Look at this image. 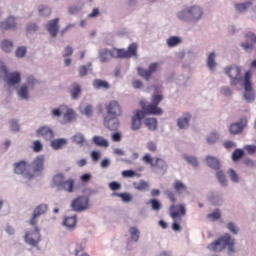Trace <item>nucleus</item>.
<instances>
[{
	"instance_id": "f257e3e1",
	"label": "nucleus",
	"mask_w": 256,
	"mask_h": 256,
	"mask_svg": "<svg viewBox=\"0 0 256 256\" xmlns=\"http://www.w3.org/2000/svg\"><path fill=\"white\" fill-rule=\"evenodd\" d=\"M163 101V95L156 94L152 96V101L147 104L145 100L140 101V107L145 115H163V109L159 108V103Z\"/></svg>"
},
{
	"instance_id": "f03ea898",
	"label": "nucleus",
	"mask_w": 256,
	"mask_h": 256,
	"mask_svg": "<svg viewBox=\"0 0 256 256\" xmlns=\"http://www.w3.org/2000/svg\"><path fill=\"white\" fill-rule=\"evenodd\" d=\"M235 245V240L231 238V235L225 234L220 237L218 240L212 242L208 245L209 251H214L219 253L228 247V251H235L233 246Z\"/></svg>"
},
{
	"instance_id": "7ed1b4c3",
	"label": "nucleus",
	"mask_w": 256,
	"mask_h": 256,
	"mask_svg": "<svg viewBox=\"0 0 256 256\" xmlns=\"http://www.w3.org/2000/svg\"><path fill=\"white\" fill-rule=\"evenodd\" d=\"M203 17V9L199 6L186 8L178 14L181 21H199Z\"/></svg>"
},
{
	"instance_id": "20e7f679",
	"label": "nucleus",
	"mask_w": 256,
	"mask_h": 256,
	"mask_svg": "<svg viewBox=\"0 0 256 256\" xmlns=\"http://www.w3.org/2000/svg\"><path fill=\"white\" fill-rule=\"evenodd\" d=\"M54 187H58V189H63L67 193H73L75 191V180L68 179L65 180V176L63 174H57L53 178Z\"/></svg>"
},
{
	"instance_id": "39448f33",
	"label": "nucleus",
	"mask_w": 256,
	"mask_h": 256,
	"mask_svg": "<svg viewBox=\"0 0 256 256\" xmlns=\"http://www.w3.org/2000/svg\"><path fill=\"white\" fill-rule=\"evenodd\" d=\"M104 109L106 111V117H121L123 115V109L117 100H111L106 103Z\"/></svg>"
},
{
	"instance_id": "423d86ee",
	"label": "nucleus",
	"mask_w": 256,
	"mask_h": 256,
	"mask_svg": "<svg viewBox=\"0 0 256 256\" xmlns=\"http://www.w3.org/2000/svg\"><path fill=\"white\" fill-rule=\"evenodd\" d=\"M0 73L4 76V81L7 82V85H17L21 82V74L19 72L9 73L5 65L0 66Z\"/></svg>"
},
{
	"instance_id": "0eeeda50",
	"label": "nucleus",
	"mask_w": 256,
	"mask_h": 256,
	"mask_svg": "<svg viewBox=\"0 0 256 256\" xmlns=\"http://www.w3.org/2000/svg\"><path fill=\"white\" fill-rule=\"evenodd\" d=\"M244 99L251 103L255 101V94L253 93V85L251 84V71H247L244 76Z\"/></svg>"
},
{
	"instance_id": "6e6552de",
	"label": "nucleus",
	"mask_w": 256,
	"mask_h": 256,
	"mask_svg": "<svg viewBox=\"0 0 256 256\" xmlns=\"http://www.w3.org/2000/svg\"><path fill=\"white\" fill-rule=\"evenodd\" d=\"M226 73L230 77V85L235 86L241 83V68L239 66H231L230 68L226 69Z\"/></svg>"
},
{
	"instance_id": "1a4fd4ad",
	"label": "nucleus",
	"mask_w": 256,
	"mask_h": 256,
	"mask_svg": "<svg viewBox=\"0 0 256 256\" xmlns=\"http://www.w3.org/2000/svg\"><path fill=\"white\" fill-rule=\"evenodd\" d=\"M71 207L73 211H85L89 209V198L85 196H79L78 198L74 199L71 203Z\"/></svg>"
},
{
	"instance_id": "9d476101",
	"label": "nucleus",
	"mask_w": 256,
	"mask_h": 256,
	"mask_svg": "<svg viewBox=\"0 0 256 256\" xmlns=\"http://www.w3.org/2000/svg\"><path fill=\"white\" fill-rule=\"evenodd\" d=\"M157 69H159V63L154 62L149 65L148 70L142 67H138L137 71L138 75L142 77V79H145V81H149L153 73H156Z\"/></svg>"
},
{
	"instance_id": "9b49d317",
	"label": "nucleus",
	"mask_w": 256,
	"mask_h": 256,
	"mask_svg": "<svg viewBox=\"0 0 256 256\" xmlns=\"http://www.w3.org/2000/svg\"><path fill=\"white\" fill-rule=\"evenodd\" d=\"M25 241L28 245H32V247H37L39 242L41 241V233L39 232V228L35 227L34 231L27 232L25 234Z\"/></svg>"
},
{
	"instance_id": "f8f14e48",
	"label": "nucleus",
	"mask_w": 256,
	"mask_h": 256,
	"mask_svg": "<svg viewBox=\"0 0 256 256\" xmlns=\"http://www.w3.org/2000/svg\"><path fill=\"white\" fill-rule=\"evenodd\" d=\"M142 161L151 167H157L158 169H167V162L161 158H156L155 162H153V158L150 154H145L142 157Z\"/></svg>"
},
{
	"instance_id": "ddd939ff",
	"label": "nucleus",
	"mask_w": 256,
	"mask_h": 256,
	"mask_svg": "<svg viewBox=\"0 0 256 256\" xmlns=\"http://www.w3.org/2000/svg\"><path fill=\"white\" fill-rule=\"evenodd\" d=\"M187 210L185 209V205L177 204L170 206V217L172 219H179L182 221L181 217H185Z\"/></svg>"
},
{
	"instance_id": "4468645a",
	"label": "nucleus",
	"mask_w": 256,
	"mask_h": 256,
	"mask_svg": "<svg viewBox=\"0 0 256 256\" xmlns=\"http://www.w3.org/2000/svg\"><path fill=\"white\" fill-rule=\"evenodd\" d=\"M103 123L109 131H117L119 129V116H104Z\"/></svg>"
},
{
	"instance_id": "2eb2a0df",
	"label": "nucleus",
	"mask_w": 256,
	"mask_h": 256,
	"mask_svg": "<svg viewBox=\"0 0 256 256\" xmlns=\"http://www.w3.org/2000/svg\"><path fill=\"white\" fill-rule=\"evenodd\" d=\"M247 118H241L239 122L232 123L229 127L231 135H241L245 127H247Z\"/></svg>"
},
{
	"instance_id": "dca6fc26",
	"label": "nucleus",
	"mask_w": 256,
	"mask_h": 256,
	"mask_svg": "<svg viewBox=\"0 0 256 256\" xmlns=\"http://www.w3.org/2000/svg\"><path fill=\"white\" fill-rule=\"evenodd\" d=\"M246 42L242 43L241 46L245 51H253L256 45V35L253 32H247L245 35Z\"/></svg>"
},
{
	"instance_id": "f3484780",
	"label": "nucleus",
	"mask_w": 256,
	"mask_h": 256,
	"mask_svg": "<svg viewBox=\"0 0 256 256\" xmlns=\"http://www.w3.org/2000/svg\"><path fill=\"white\" fill-rule=\"evenodd\" d=\"M143 119H145V112H143V110H136L132 117L131 129L133 131L141 129V121H143Z\"/></svg>"
},
{
	"instance_id": "a211bd4d",
	"label": "nucleus",
	"mask_w": 256,
	"mask_h": 256,
	"mask_svg": "<svg viewBox=\"0 0 256 256\" xmlns=\"http://www.w3.org/2000/svg\"><path fill=\"white\" fill-rule=\"evenodd\" d=\"M36 135L37 137H43L46 141H51L54 137L53 130L47 126L40 127L36 131Z\"/></svg>"
},
{
	"instance_id": "6ab92c4d",
	"label": "nucleus",
	"mask_w": 256,
	"mask_h": 256,
	"mask_svg": "<svg viewBox=\"0 0 256 256\" xmlns=\"http://www.w3.org/2000/svg\"><path fill=\"white\" fill-rule=\"evenodd\" d=\"M46 28L51 37H57V33H59V18L50 20Z\"/></svg>"
},
{
	"instance_id": "aec40b11",
	"label": "nucleus",
	"mask_w": 256,
	"mask_h": 256,
	"mask_svg": "<svg viewBox=\"0 0 256 256\" xmlns=\"http://www.w3.org/2000/svg\"><path fill=\"white\" fill-rule=\"evenodd\" d=\"M29 167H31V165L27 164L26 161L22 160L14 164V173H16V175H27Z\"/></svg>"
},
{
	"instance_id": "412c9836",
	"label": "nucleus",
	"mask_w": 256,
	"mask_h": 256,
	"mask_svg": "<svg viewBox=\"0 0 256 256\" xmlns=\"http://www.w3.org/2000/svg\"><path fill=\"white\" fill-rule=\"evenodd\" d=\"M16 27L17 23L15 22V18L13 17H9L6 21L0 23V29H2V31L15 29Z\"/></svg>"
},
{
	"instance_id": "4be33fe9",
	"label": "nucleus",
	"mask_w": 256,
	"mask_h": 256,
	"mask_svg": "<svg viewBox=\"0 0 256 256\" xmlns=\"http://www.w3.org/2000/svg\"><path fill=\"white\" fill-rule=\"evenodd\" d=\"M137 43L129 45L128 50L124 49V59H130V57H137Z\"/></svg>"
},
{
	"instance_id": "5701e85b",
	"label": "nucleus",
	"mask_w": 256,
	"mask_h": 256,
	"mask_svg": "<svg viewBox=\"0 0 256 256\" xmlns=\"http://www.w3.org/2000/svg\"><path fill=\"white\" fill-rule=\"evenodd\" d=\"M69 93L72 99H78L79 95H81V85L73 83L69 88Z\"/></svg>"
},
{
	"instance_id": "b1692460",
	"label": "nucleus",
	"mask_w": 256,
	"mask_h": 256,
	"mask_svg": "<svg viewBox=\"0 0 256 256\" xmlns=\"http://www.w3.org/2000/svg\"><path fill=\"white\" fill-rule=\"evenodd\" d=\"M206 162L207 165L211 168V169H219L221 167V164L219 163V160L213 156H207L206 157Z\"/></svg>"
},
{
	"instance_id": "393cba45",
	"label": "nucleus",
	"mask_w": 256,
	"mask_h": 256,
	"mask_svg": "<svg viewBox=\"0 0 256 256\" xmlns=\"http://www.w3.org/2000/svg\"><path fill=\"white\" fill-rule=\"evenodd\" d=\"M43 163H45V158L43 156L37 157L32 163L34 171H43Z\"/></svg>"
},
{
	"instance_id": "a878e982",
	"label": "nucleus",
	"mask_w": 256,
	"mask_h": 256,
	"mask_svg": "<svg viewBox=\"0 0 256 256\" xmlns=\"http://www.w3.org/2000/svg\"><path fill=\"white\" fill-rule=\"evenodd\" d=\"M111 59H125L124 49L112 48L110 50Z\"/></svg>"
},
{
	"instance_id": "bb28decb",
	"label": "nucleus",
	"mask_w": 256,
	"mask_h": 256,
	"mask_svg": "<svg viewBox=\"0 0 256 256\" xmlns=\"http://www.w3.org/2000/svg\"><path fill=\"white\" fill-rule=\"evenodd\" d=\"M189 121H191V116L189 114H186L185 117L179 118L177 121L179 129H186V127H189Z\"/></svg>"
},
{
	"instance_id": "cd10ccee",
	"label": "nucleus",
	"mask_w": 256,
	"mask_h": 256,
	"mask_svg": "<svg viewBox=\"0 0 256 256\" xmlns=\"http://www.w3.org/2000/svg\"><path fill=\"white\" fill-rule=\"evenodd\" d=\"M99 57L101 63H107L111 59V50L109 49H102L99 51Z\"/></svg>"
},
{
	"instance_id": "c85d7f7f",
	"label": "nucleus",
	"mask_w": 256,
	"mask_h": 256,
	"mask_svg": "<svg viewBox=\"0 0 256 256\" xmlns=\"http://www.w3.org/2000/svg\"><path fill=\"white\" fill-rule=\"evenodd\" d=\"M94 89H109L110 85L109 82L101 79H95L93 81Z\"/></svg>"
},
{
	"instance_id": "c756f323",
	"label": "nucleus",
	"mask_w": 256,
	"mask_h": 256,
	"mask_svg": "<svg viewBox=\"0 0 256 256\" xmlns=\"http://www.w3.org/2000/svg\"><path fill=\"white\" fill-rule=\"evenodd\" d=\"M63 225L67 227V229H73L77 225V217L70 216L64 219Z\"/></svg>"
},
{
	"instance_id": "7c9ffc66",
	"label": "nucleus",
	"mask_w": 256,
	"mask_h": 256,
	"mask_svg": "<svg viewBox=\"0 0 256 256\" xmlns=\"http://www.w3.org/2000/svg\"><path fill=\"white\" fill-rule=\"evenodd\" d=\"M93 143L98 147H109V141H107L102 136H94Z\"/></svg>"
},
{
	"instance_id": "2f4dec72",
	"label": "nucleus",
	"mask_w": 256,
	"mask_h": 256,
	"mask_svg": "<svg viewBox=\"0 0 256 256\" xmlns=\"http://www.w3.org/2000/svg\"><path fill=\"white\" fill-rule=\"evenodd\" d=\"M173 187L178 195H181V193H185V191H187V186L179 180L174 182Z\"/></svg>"
},
{
	"instance_id": "473e14b6",
	"label": "nucleus",
	"mask_w": 256,
	"mask_h": 256,
	"mask_svg": "<svg viewBox=\"0 0 256 256\" xmlns=\"http://www.w3.org/2000/svg\"><path fill=\"white\" fill-rule=\"evenodd\" d=\"M64 145H67V140L63 138L56 139L51 142V147H53L55 150L61 149V147H64Z\"/></svg>"
},
{
	"instance_id": "72a5a7b5",
	"label": "nucleus",
	"mask_w": 256,
	"mask_h": 256,
	"mask_svg": "<svg viewBox=\"0 0 256 256\" xmlns=\"http://www.w3.org/2000/svg\"><path fill=\"white\" fill-rule=\"evenodd\" d=\"M73 119H75V112L73 109H68L63 115V123H70V121H73Z\"/></svg>"
},
{
	"instance_id": "f704fd0d",
	"label": "nucleus",
	"mask_w": 256,
	"mask_h": 256,
	"mask_svg": "<svg viewBox=\"0 0 256 256\" xmlns=\"http://www.w3.org/2000/svg\"><path fill=\"white\" fill-rule=\"evenodd\" d=\"M145 125L148 127L150 131H155L157 129V119L155 118H147L145 120Z\"/></svg>"
},
{
	"instance_id": "c9c22d12",
	"label": "nucleus",
	"mask_w": 256,
	"mask_h": 256,
	"mask_svg": "<svg viewBox=\"0 0 256 256\" xmlns=\"http://www.w3.org/2000/svg\"><path fill=\"white\" fill-rule=\"evenodd\" d=\"M251 5H253V3L245 2V3H241V4H236L235 8H236V10L239 11V13H245V11H247L249 9V7H251Z\"/></svg>"
},
{
	"instance_id": "e433bc0d",
	"label": "nucleus",
	"mask_w": 256,
	"mask_h": 256,
	"mask_svg": "<svg viewBox=\"0 0 256 256\" xmlns=\"http://www.w3.org/2000/svg\"><path fill=\"white\" fill-rule=\"evenodd\" d=\"M129 233H130L131 240L137 243V241H139V235H140L139 229L135 227H131L129 229Z\"/></svg>"
},
{
	"instance_id": "4c0bfd02",
	"label": "nucleus",
	"mask_w": 256,
	"mask_h": 256,
	"mask_svg": "<svg viewBox=\"0 0 256 256\" xmlns=\"http://www.w3.org/2000/svg\"><path fill=\"white\" fill-rule=\"evenodd\" d=\"M216 65L217 63H215V53L212 52L207 58V66L209 67V69H211V71H213Z\"/></svg>"
},
{
	"instance_id": "58836bf2",
	"label": "nucleus",
	"mask_w": 256,
	"mask_h": 256,
	"mask_svg": "<svg viewBox=\"0 0 256 256\" xmlns=\"http://www.w3.org/2000/svg\"><path fill=\"white\" fill-rule=\"evenodd\" d=\"M18 95L21 97V99H29V89L27 86L23 85L18 90Z\"/></svg>"
},
{
	"instance_id": "ea45409f",
	"label": "nucleus",
	"mask_w": 256,
	"mask_h": 256,
	"mask_svg": "<svg viewBox=\"0 0 256 256\" xmlns=\"http://www.w3.org/2000/svg\"><path fill=\"white\" fill-rule=\"evenodd\" d=\"M2 51H5V53H9L13 49V42L4 40L1 44Z\"/></svg>"
},
{
	"instance_id": "a19ab883",
	"label": "nucleus",
	"mask_w": 256,
	"mask_h": 256,
	"mask_svg": "<svg viewBox=\"0 0 256 256\" xmlns=\"http://www.w3.org/2000/svg\"><path fill=\"white\" fill-rule=\"evenodd\" d=\"M179 43H181V39L177 36H172L167 40L168 47H176Z\"/></svg>"
},
{
	"instance_id": "79ce46f5",
	"label": "nucleus",
	"mask_w": 256,
	"mask_h": 256,
	"mask_svg": "<svg viewBox=\"0 0 256 256\" xmlns=\"http://www.w3.org/2000/svg\"><path fill=\"white\" fill-rule=\"evenodd\" d=\"M89 69H91V63H88L87 66H85V65L80 66L78 69L79 76L85 77L87 75V73L89 72Z\"/></svg>"
},
{
	"instance_id": "37998d69",
	"label": "nucleus",
	"mask_w": 256,
	"mask_h": 256,
	"mask_svg": "<svg viewBox=\"0 0 256 256\" xmlns=\"http://www.w3.org/2000/svg\"><path fill=\"white\" fill-rule=\"evenodd\" d=\"M73 142L77 143V145H83V143H85V136L81 133H77L73 136Z\"/></svg>"
},
{
	"instance_id": "c03bdc74",
	"label": "nucleus",
	"mask_w": 256,
	"mask_h": 256,
	"mask_svg": "<svg viewBox=\"0 0 256 256\" xmlns=\"http://www.w3.org/2000/svg\"><path fill=\"white\" fill-rule=\"evenodd\" d=\"M207 217L211 219V221H217V219H221V211L216 209L213 213L208 214Z\"/></svg>"
},
{
	"instance_id": "a18cd8bd",
	"label": "nucleus",
	"mask_w": 256,
	"mask_h": 256,
	"mask_svg": "<svg viewBox=\"0 0 256 256\" xmlns=\"http://www.w3.org/2000/svg\"><path fill=\"white\" fill-rule=\"evenodd\" d=\"M34 211H37V216L41 217V215H45L47 213V205L41 204L38 207H36Z\"/></svg>"
},
{
	"instance_id": "49530a36",
	"label": "nucleus",
	"mask_w": 256,
	"mask_h": 256,
	"mask_svg": "<svg viewBox=\"0 0 256 256\" xmlns=\"http://www.w3.org/2000/svg\"><path fill=\"white\" fill-rule=\"evenodd\" d=\"M244 152L241 149H236L233 154H232V159L233 161H239V159H241V157H243Z\"/></svg>"
},
{
	"instance_id": "de8ad7c7",
	"label": "nucleus",
	"mask_w": 256,
	"mask_h": 256,
	"mask_svg": "<svg viewBox=\"0 0 256 256\" xmlns=\"http://www.w3.org/2000/svg\"><path fill=\"white\" fill-rule=\"evenodd\" d=\"M216 176L221 185H227V179L225 178V174L222 171H218Z\"/></svg>"
},
{
	"instance_id": "09e8293b",
	"label": "nucleus",
	"mask_w": 256,
	"mask_h": 256,
	"mask_svg": "<svg viewBox=\"0 0 256 256\" xmlns=\"http://www.w3.org/2000/svg\"><path fill=\"white\" fill-rule=\"evenodd\" d=\"M135 189H137L138 191H145L149 189V184L147 182L141 181L140 183L135 184Z\"/></svg>"
},
{
	"instance_id": "8fccbe9b",
	"label": "nucleus",
	"mask_w": 256,
	"mask_h": 256,
	"mask_svg": "<svg viewBox=\"0 0 256 256\" xmlns=\"http://www.w3.org/2000/svg\"><path fill=\"white\" fill-rule=\"evenodd\" d=\"M153 211H159L161 209V203L157 199L150 200Z\"/></svg>"
},
{
	"instance_id": "3c124183",
	"label": "nucleus",
	"mask_w": 256,
	"mask_h": 256,
	"mask_svg": "<svg viewBox=\"0 0 256 256\" xmlns=\"http://www.w3.org/2000/svg\"><path fill=\"white\" fill-rule=\"evenodd\" d=\"M39 13L42 17H49L51 15V9L49 7L39 8Z\"/></svg>"
},
{
	"instance_id": "603ef678",
	"label": "nucleus",
	"mask_w": 256,
	"mask_h": 256,
	"mask_svg": "<svg viewBox=\"0 0 256 256\" xmlns=\"http://www.w3.org/2000/svg\"><path fill=\"white\" fill-rule=\"evenodd\" d=\"M37 219H39V216L37 210H34L32 218L29 220V223L32 227H35V225H37Z\"/></svg>"
},
{
	"instance_id": "864d4df0",
	"label": "nucleus",
	"mask_w": 256,
	"mask_h": 256,
	"mask_svg": "<svg viewBox=\"0 0 256 256\" xmlns=\"http://www.w3.org/2000/svg\"><path fill=\"white\" fill-rule=\"evenodd\" d=\"M146 148L148 149V151H150V153H155L157 152V143L148 142Z\"/></svg>"
},
{
	"instance_id": "5fc2aeb1",
	"label": "nucleus",
	"mask_w": 256,
	"mask_h": 256,
	"mask_svg": "<svg viewBox=\"0 0 256 256\" xmlns=\"http://www.w3.org/2000/svg\"><path fill=\"white\" fill-rule=\"evenodd\" d=\"M244 150L246 151V153H248V155H254V153H256V146L255 145H246L244 147Z\"/></svg>"
},
{
	"instance_id": "6e6d98bb",
	"label": "nucleus",
	"mask_w": 256,
	"mask_h": 256,
	"mask_svg": "<svg viewBox=\"0 0 256 256\" xmlns=\"http://www.w3.org/2000/svg\"><path fill=\"white\" fill-rule=\"evenodd\" d=\"M217 139H219L217 133H212L208 136L207 143L213 145V143H217Z\"/></svg>"
},
{
	"instance_id": "4d7b16f0",
	"label": "nucleus",
	"mask_w": 256,
	"mask_h": 256,
	"mask_svg": "<svg viewBox=\"0 0 256 256\" xmlns=\"http://www.w3.org/2000/svg\"><path fill=\"white\" fill-rule=\"evenodd\" d=\"M227 227H228L229 231L231 233H233L234 235H237V233H239V229L237 228V226H235V223L230 222L227 224Z\"/></svg>"
},
{
	"instance_id": "13d9d810",
	"label": "nucleus",
	"mask_w": 256,
	"mask_h": 256,
	"mask_svg": "<svg viewBox=\"0 0 256 256\" xmlns=\"http://www.w3.org/2000/svg\"><path fill=\"white\" fill-rule=\"evenodd\" d=\"M185 159L193 167H197L199 165V163L197 162V158H195V157L186 156Z\"/></svg>"
},
{
	"instance_id": "bf43d9fd",
	"label": "nucleus",
	"mask_w": 256,
	"mask_h": 256,
	"mask_svg": "<svg viewBox=\"0 0 256 256\" xmlns=\"http://www.w3.org/2000/svg\"><path fill=\"white\" fill-rule=\"evenodd\" d=\"M165 195L168 197V199L171 201V203H176L177 198L175 197V193H173L170 190H166Z\"/></svg>"
},
{
	"instance_id": "052dcab7",
	"label": "nucleus",
	"mask_w": 256,
	"mask_h": 256,
	"mask_svg": "<svg viewBox=\"0 0 256 256\" xmlns=\"http://www.w3.org/2000/svg\"><path fill=\"white\" fill-rule=\"evenodd\" d=\"M229 176L234 183L239 182V176L237 175V172H235V170L233 169L229 170Z\"/></svg>"
},
{
	"instance_id": "680f3d73",
	"label": "nucleus",
	"mask_w": 256,
	"mask_h": 256,
	"mask_svg": "<svg viewBox=\"0 0 256 256\" xmlns=\"http://www.w3.org/2000/svg\"><path fill=\"white\" fill-rule=\"evenodd\" d=\"M83 114L86 115V117H91L93 115V106L87 105L83 110Z\"/></svg>"
},
{
	"instance_id": "e2e57ef3",
	"label": "nucleus",
	"mask_w": 256,
	"mask_h": 256,
	"mask_svg": "<svg viewBox=\"0 0 256 256\" xmlns=\"http://www.w3.org/2000/svg\"><path fill=\"white\" fill-rule=\"evenodd\" d=\"M27 53V48L25 47H19L17 50H16V57H25Z\"/></svg>"
},
{
	"instance_id": "0e129e2a",
	"label": "nucleus",
	"mask_w": 256,
	"mask_h": 256,
	"mask_svg": "<svg viewBox=\"0 0 256 256\" xmlns=\"http://www.w3.org/2000/svg\"><path fill=\"white\" fill-rule=\"evenodd\" d=\"M136 175H137V173L135 171H133V170H124L122 172V177H125V178H127V177H135Z\"/></svg>"
},
{
	"instance_id": "69168bd1",
	"label": "nucleus",
	"mask_w": 256,
	"mask_h": 256,
	"mask_svg": "<svg viewBox=\"0 0 256 256\" xmlns=\"http://www.w3.org/2000/svg\"><path fill=\"white\" fill-rule=\"evenodd\" d=\"M173 224H172V229L173 231H181V225H179V223H181V221H179V219H173Z\"/></svg>"
},
{
	"instance_id": "338daca9",
	"label": "nucleus",
	"mask_w": 256,
	"mask_h": 256,
	"mask_svg": "<svg viewBox=\"0 0 256 256\" xmlns=\"http://www.w3.org/2000/svg\"><path fill=\"white\" fill-rule=\"evenodd\" d=\"M35 153H39V151H43V144H41L40 141H34V147H33Z\"/></svg>"
},
{
	"instance_id": "774afa93",
	"label": "nucleus",
	"mask_w": 256,
	"mask_h": 256,
	"mask_svg": "<svg viewBox=\"0 0 256 256\" xmlns=\"http://www.w3.org/2000/svg\"><path fill=\"white\" fill-rule=\"evenodd\" d=\"M117 196L120 197L122 201H125L126 203H129V201H131V195L127 193H120V194H117Z\"/></svg>"
}]
</instances>
